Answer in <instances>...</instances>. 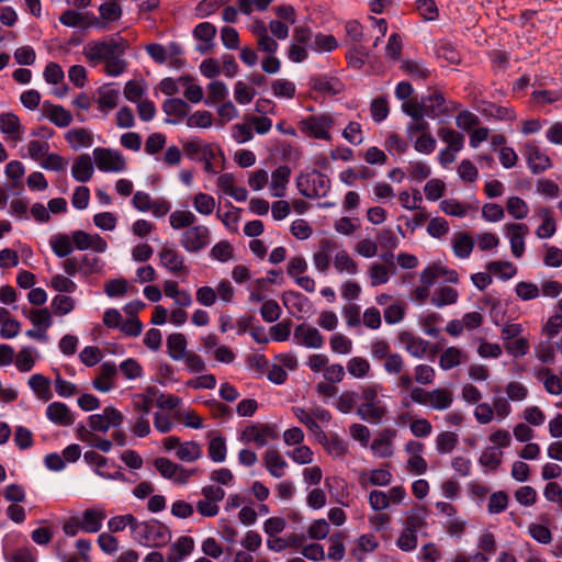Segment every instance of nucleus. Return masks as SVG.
Here are the masks:
<instances>
[{"label": "nucleus", "instance_id": "f257e3e1", "mask_svg": "<svg viewBox=\"0 0 562 562\" xmlns=\"http://www.w3.org/2000/svg\"><path fill=\"white\" fill-rule=\"evenodd\" d=\"M128 47L125 38L115 34L102 41H91L83 47V54L91 63L106 61L115 55H124Z\"/></svg>", "mask_w": 562, "mask_h": 562}, {"label": "nucleus", "instance_id": "f03ea898", "mask_svg": "<svg viewBox=\"0 0 562 562\" xmlns=\"http://www.w3.org/2000/svg\"><path fill=\"white\" fill-rule=\"evenodd\" d=\"M133 539L146 547L160 548L170 541L171 531L157 519L138 521L136 528H134Z\"/></svg>", "mask_w": 562, "mask_h": 562}, {"label": "nucleus", "instance_id": "7ed1b4c3", "mask_svg": "<svg viewBox=\"0 0 562 562\" xmlns=\"http://www.w3.org/2000/svg\"><path fill=\"white\" fill-rule=\"evenodd\" d=\"M378 387V385L363 387L360 396L363 402L356 409V414L362 420L372 424L381 423L387 413L385 404L379 400Z\"/></svg>", "mask_w": 562, "mask_h": 562}, {"label": "nucleus", "instance_id": "20e7f679", "mask_svg": "<svg viewBox=\"0 0 562 562\" xmlns=\"http://www.w3.org/2000/svg\"><path fill=\"white\" fill-rule=\"evenodd\" d=\"M299 192L307 199L323 198L330 189V181L324 173L312 170L302 173L296 179Z\"/></svg>", "mask_w": 562, "mask_h": 562}, {"label": "nucleus", "instance_id": "39448f33", "mask_svg": "<svg viewBox=\"0 0 562 562\" xmlns=\"http://www.w3.org/2000/svg\"><path fill=\"white\" fill-rule=\"evenodd\" d=\"M334 126V117L329 113L308 115L299 122V128L307 137L330 140L329 130Z\"/></svg>", "mask_w": 562, "mask_h": 562}, {"label": "nucleus", "instance_id": "423d86ee", "mask_svg": "<svg viewBox=\"0 0 562 562\" xmlns=\"http://www.w3.org/2000/svg\"><path fill=\"white\" fill-rule=\"evenodd\" d=\"M92 154L97 168L102 172H121L126 169V160L116 149L97 147Z\"/></svg>", "mask_w": 562, "mask_h": 562}, {"label": "nucleus", "instance_id": "0eeeda50", "mask_svg": "<svg viewBox=\"0 0 562 562\" xmlns=\"http://www.w3.org/2000/svg\"><path fill=\"white\" fill-rule=\"evenodd\" d=\"M124 422V415L115 407L108 406L101 414L89 416V426L92 431L106 432L111 427L119 428Z\"/></svg>", "mask_w": 562, "mask_h": 562}, {"label": "nucleus", "instance_id": "6e6552de", "mask_svg": "<svg viewBox=\"0 0 562 562\" xmlns=\"http://www.w3.org/2000/svg\"><path fill=\"white\" fill-rule=\"evenodd\" d=\"M210 243V231L206 226L196 225L188 228L181 235L180 244L189 252H198Z\"/></svg>", "mask_w": 562, "mask_h": 562}, {"label": "nucleus", "instance_id": "1a4fd4ad", "mask_svg": "<svg viewBox=\"0 0 562 562\" xmlns=\"http://www.w3.org/2000/svg\"><path fill=\"white\" fill-rule=\"evenodd\" d=\"M156 470L165 479L173 480L176 483L184 484L189 477L194 474V470H187L182 465L170 461L167 458H156L154 461Z\"/></svg>", "mask_w": 562, "mask_h": 562}, {"label": "nucleus", "instance_id": "9d476101", "mask_svg": "<svg viewBox=\"0 0 562 562\" xmlns=\"http://www.w3.org/2000/svg\"><path fill=\"white\" fill-rule=\"evenodd\" d=\"M524 155L531 173L539 175L552 167L550 157L535 142H528Z\"/></svg>", "mask_w": 562, "mask_h": 562}, {"label": "nucleus", "instance_id": "9b49d317", "mask_svg": "<svg viewBox=\"0 0 562 562\" xmlns=\"http://www.w3.org/2000/svg\"><path fill=\"white\" fill-rule=\"evenodd\" d=\"M293 338L306 348L318 349L324 345V337L319 330L306 324H300L294 328Z\"/></svg>", "mask_w": 562, "mask_h": 562}, {"label": "nucleus", "instance_id": "f8f14e48", "mask_svg": "<svg viewBox=\"0 0 562 562\" xmlns=\"http://www.w3.org/2000/svg\"><path fill=\"white\" fill-rule=\"evenodd\" d=\"M505 229L509 237L512 254L516 258H520L525 251V236L528 234L529 228L526 224L512 223L506 224Z\"/></svg>", "mask_w": 562, "mask_h": 562}, {"label": "nucleus", "instance_id": "ddd939ff", "mask_svg": "<svg viewBox=\"0 0 562 562\" xmlns=\"http://www.w3.org/2000/svg\"><path fill=\"white\" fill-rule=\"evenodd\" d=\"M117 367L112 361H105L100 366L99 375L93 380V387L100 392H110L114 386V378Z\"/></svg>", "mask_w": 562, "mask_h": 562}, {"label": "nucleus", "instance_id": "4468645a", "mask_svg": "<svg viewBox=\"0 0 562 562\" xmlns=\"http://www.w3.org/2000/svg\"><path fill=\"white\" fill-rule=\"evenodd\" d=\"M0 131L7 135L8 139L20 142L23 139L24 128L20 119L12 112L0 114Z\"/></svg>", "mask_w": 562, "mask_h": 562}, {"label": "nucleus", "instance_id": "2eb2a0df", "mask_svg": "<svg viewBox=\"0 0 562 562\" xmlns=\"http://www.w3.org/2000/svg\"><path fill=\"white\" fill-rule=\"evenodd\" d=\"M43 111L45 117H47L57 127H67L72 122L71 112L61 105L45 101L43 103Z\"/></svg>", "mask_w": 562, "mask_h": 562}, {"label": "nucleus", "instance_id": "dca6fc26", "mask_svg": "<svg viewBox=\"0 0 562 562\" xmlns=\"http://www.w3.org/2000/svg\"><path fill=\"white\" fill-rule=\"evenodd\" d=\"M47 418L58 426H70L75 418L68 406L61 402H53L46 408Z\"/></svg>", "mask_w": 562, "mask_h": 562}, {"label": "nucleus", "instance_id": "f3484780", "mask_svg": "<svg viewBox=\"0 0 562 562\" xmlns=\"http://www.w3.org/2000/svg\"><path fill=\"white\" fill-rule=\"evenodd\" d=\"M398 339L405 345V350L415 358H424L429 342L420 337L413 335L409 331H402L398 335Z\"/></svg>", "mask_w": 562, "mask_h": 562}, {"label": "nucleus", "instance_id": "a211bd4d", "mask_svg": "<svg viewBox=\"0 0 562 562\" xmlns=\"http://www.w3.org/2000/svg\"><path fill=\"white\" fill-rule=\"evenodd\" d=\"M159 259L161 265L167 268L169 271L177 273L180 271H187V267L184 266V259L181 254L177 250L164 246L159 251Z\"/></svg>", "mask_w": 562, "mask_h": 562}, {"label": "nucleus", "instance_id": "6ab92c4d", "mask_svg": "<svg viewBox=\"0 0 562 562\" xmlns=\"http://www.w3.org/2000/svg\"><path fill=\"white\" fill-rule=\"evenodd\" d=\"M93 171V162L88 154L78 156L71 167V175L79 182H88L92 178Z\"/></svg>", "mask_w": 562, "mask_h": 562}, {"label": "nucleus", "instance_id": "aec40b11", "mask_svg": "<svg viewBox=\"0 0 562 562\" xmlns=\"http://www.w3.org/2000/svg\"><path fill=\"white\" fill-rule=\"evenodd\" d=\"M477 110L487 117H494L496 120H508L513 121L516 119L515 111L512 108L496 105L490 101H481L477 105Z\"/></svg>", "mask_w": 562, "mask_h": 562}, {"label": "nucleus", "instance_id": "412c9836", "mask_svg": "<svg viewBox=\"0 0 562 562\" xmlns=\"http://www.w3.org/2000/svg\"><path fill=\"white\" fill-rule=\"evenodd\" d=\"M65 139L74 150L90 147L93 144V135L85 127L71 128L65 134Z\"/></svg>", "mask_w": 562, "mask_h": 562}, {"label": "nucleus", "instance_id": "4be33fe9", "mask_svg": "<svg viewBox=\"0 0 562 562\" xmlns=\"http://www.w3.org/2000/svg\"><path fill=\"white\" fill-rule=\"evenodd\" d=\"M263 464L270 475L277 479L284 474V469L288 467L286 461L282 458L280 452L274 449L266 451L263 456Z\"/></svg>", "mask_w": 562, "mask_h": 562}, {"label": "nucleus", "instance_id": "5701e85b", "mask_svg": "<svg viewBox=\"0 0 562 562\" xmlns=\"http://www.w3.org/2000/svg\"><path fill=\"white\" fill-rule=\"evenodd\" d=\"M396 436V431L391 428L383 429L379 437L371 443V449L382 458L392 456V440Z\"/></svg>", "mask_w": 562, "mask_h": 562}, {"label": "nucleus", "instance_id": "b1692460", "mask_svg": "<svg viewBox=\"0 0 562 562\" xmlns=\"http://www.w3.org/2000/svg\"><path fill=\"white\" fill-rule=\"evenodd\" d=\"M336 248L337 244L331 239H323L321 241L319 250L313 256L314 265L318 271L325 272L328 270L331 252Z\"/></svg>", "mask_w": 562, "mask_h": 562}, {"label": "nucleus", "instance_id": "393cba45", "mask_svg": "<svg viewBox=\"0 0 562 562\" xmlns=\"http://www.w3.org/2000/svg\"><path fill=\"white\" fill-rule=\"evenodd\" d=\"M291 170L289 166H279L271 175V190L273 195L282 198L285 194L286 184L290 180Z\"/></svg>", "mask_w": 562, "mask_h": 562}, {"label": "nucleus", "instance_id": "a878e982", "mask_svg": "<svg viewBox=\"0 0 562 562\" xmlns=\"http://www.w3.org/2000/svg\"><path fill=\"white\" fill-rule=\"evenodd\" d=\"M162 111L168 116H171V115L176 116L178 120H170V119L166 120L167 123L176 124L180 120H182L184 116H187L188 111H189V105L186 101H183L182 99H179V98L167 99L162 103Z\"/></svg>", "mask_w": 562, "mask_h": 562}, {"label": "nucleus", "instance_id": "bb28decb", "mask_svg": "<svg viewBox=\"0 0 562 562\" xmlns=\"http://www.w3.org/2000/svg\"><path fill=\"white\" fill-rule=\"evenodd\" d=\"M187 338L181 333H173L167 338V352L173 360H182L187 355Z\"/></svg>", "mask_w": 562, "mask_h": 562}, {"label": "nucleus", "instance_id": "cd10ccee", "mask_svg": "<svg viewBox=\"0 0 562 562\" xmlns=\"http://www.w3.org/2000/svg\"><path fill=\"white\" fill-rule=\"evenodd\" d=\"M423 102H426V113L430 119H436L447 113L445 97L438 91H434L432 93L424 97Z\"/></svg>", "mask_w": 562, "mask_h": 562}, {"label": "nucleus", "instance_id": "c85d7f7f", "mask_svg": "<svg viewBox=\"0 0 562 562\" xmlns=\"http://www.w3.org/2000/svg\"><path fill=\"white\" fill-rule=\"evenodd\" d=\"M29 385L40 400L47 402L52 398L50 380L43 374H33L29 379Z\"/></svg>", "mask_w": 562, "mask_h": 562}, {"label": "nucleus", "instance_id": "c756f323", "mask_svg": "<svg viewBox=\"0 0 562 562\" xmlns=\"http://www.w3.org/2000/svg\"><path fill=\"white\" fill-rule=\"evenodd\" d=\"M318 442L333 457H342L348 452V443L338 435L327 436L324 432V438H318Z\"/></svg>", "mask_w": 562, "mask_h": 562}, {"label": "nucleus", "instance_id": "7c9ffc66", "mask_svg": "<svg viewBox=\"0 0 562 562\" xmlns=\"http://www.w3.org/2000/svg\"><path fill=\"white\" fill-rule=\"evenodd\" d=\"M369 54V49H367L363 45L349 44V48L346 52V59L350 67L360 70L366 65Z\"/></svg>", "mask_w": 562, "mask_h": 562}, {"label": "nucleus", "instance_id": "2f4dec72", "mask_svg": "<svg viewBox=\"0 0 562 562\" xmlns=\"http://www.w3.org/2000/svg\"><path fill=\"white\" fill-rule=\"evenodd\" d=\"M49 245L52 247L53 252L58 258H66L74 250L72 240L66 234H56L52 236L49 239Z\"/></svg>", "mask_w": 562, "mask_h": 562}, {"label": "nucleus", "instance_id": "473e14b6", "mask_svg": "<svg viewBox=\"0 0 562 562\" xmlns=\"http://www.w3.org/2000/svg\"><path fill=\"white\" fill-rule=\"evenodd\" d=\"M429 401L428 406L437 411H443L451 406L453 394L448 389H435L430 391Z\"/></svg>", "mask_w": 562, "mask_h": 562}, {"label": "nucleus", "instance_id": "72a5a7b5", "mask_svg": "<svg viewBox=\"0 0 562 562\" xmlns=\"http://www.w3.org/2000/svg\"><path fill=\"white\" fill-rule=\"evenodd\" d=\"M539 216L542 217L541 225L537 228L536 235L539 238H550L555 233V222L553 211L549 207H542L539 211Z\"/></svg>", "mask_w": 562, "mask_h": 562}, {"label": "nucleus", "instance_id": "f704fd0d", "mask_svg": "<svg viewBox=\"0 0 562 562\" xmlns=\"http://www.w3.org/2000/svg\"><path fill=\"white\" fill-rule=\"evenodd\" d=\"M453 252L459 258H468L474 247L473 238L467 233H457L453 239Z\"/></svg>", "mask_w": 562, "mask_h": 562}, {"label": "nucleus", "instance_id": "c9c22d12", "mask_svg": "<svg viewBox=\"0 0 562 562\" xmlns=\"http://www.w3.org/2000/svg\"><path fill=\"white\" fill-rule=\"evenodd\" d=\"M459 443V437L452 431H442L436 437V450L439 454L451 453Z\"/></svg>", "mask_w": 562, "mask_h": 562}, {"label": "nucleus", "instance_id": "e433bc0d", "mask_svg": "<svg viewBox=\"0 0 562 562\" xmlns=\"http://www.w3.org/2000/svg\"><path fill=\"white\" fill-rule=\"evenodd\" d=\"M292 412L294 416L299 419L301 424L306 426L310 431H312L316 438H324V430L322 427L317 424L314 416L310 413H307L302 407H292Z\"/></svg>", "mask_w": 562, "mask_h": 562}, {"label": "nucleus", "instance_id": "4c0bfd02", "mask_svg": "<svg viewBox=\"0 0 562 562\" xmlns=\"http://www.w3.org/2000/svg\"><path fill=\"white\" fill-rule=\"evenodd\" d=\"M426 508L425 506H416L405 518L404 529L412 532H417L423 526L426 525Z\"/></svg>", "mask_w": 562, "mask_h": 562}, {"label": "nucleus", "instance_id": "58836bf2", "mask_svg": "<svg viewBox=\"0 0 562 562\" xmlns=\"http://www.w3.org/2000/svg\"><path fill=\"white\" fill-rule=\"evenodd\" d=\"M311 88L315 91L337 94L340 92V82L326 76H317L311 79Z\"/></svg>", "mask_w": 562, "mask_h": 562}, {"label": "nucleus", "instance_id": "ea45409f", "mask_svg": "<svg viewBox=\"0 0 562 562\" xmlns=\"http://www.w3.org/2000/svg\"><path fill=\"white\" fill-rule=\"evenodd\" d=\"M438 136L448 144L447 148H451L453 151H460L463 148L464 136L452 128L440 127Z\"/></svg>", "mask_w": 562, "mask_h": 562}, {"label": "nucleus", "instance_id": "a19ab883", "mask_svg": "<svg viewBox=\"0 0 562 562\" xmlns=\"http://www.w3.org/2000/svg\"><path fill=\"white\" fill-rule=\"evenodd\" d=\"M137 522L138 520L132 514L119 515L110 518L108 527L110 532H119L130 527L132 537H134V528H136Z\"/></svg>", "mask_w": 562, "mask_h": 562}, {"label": "nucleus", "instance_id": "79ce46f5", "mask_svg": "<svg viewBox=\"0 0 562 562\" xmlns=\"http://www.w3.org/2000/svg\"><path fill=\"white\" fill-rule=\"evenodd\" d=\"M176 454L181 461L193 462L201 458L202 450L198 442L187 441L178 447Z\"/></svg>", "mask_w": 562, "mask_h": 562}, {"label": "nucleus", "instance_id": "37998d69", "mask_svg": "<svg viewBox=\"0 0 562 562\" xmlns=\"http://www.w3.org/2000/svg\"><path fill=\"white\" fill-rule=\"evenodd\" d=\"M103 518L102 513L88 509L82 515L81 529L86 532H98L101 529Z\"/></svg>", "mask_w": 562, "mask_h": 562}, {"label": "nucleus", "instance_id": "c03bdc74", "mask_svg": "<svg viewBox=\"0 0 562 562\" xmlns=\"http://www.w3.org/2000/svg\"><path fill=\"white\" fill-rule=\"evenodd\" d=\"M458 291L451 286H442L431 297V304L437 307H442L457 302Z\"/></svg>", "mask_w": 562, "mask_h": 562}, {"label": "nucleus", "instance_id": "a18cd8bd", "mask_svg": "<svg viewBox=\"0 0 562 562\" xmlns=\"http://www.w3.org/2000/svg\"><path fill=\"white\" fill-rule=\"evenodd\" d=\"M334 266L339 273L348 272L350 274H356L358 272L357 262L346 250H340L335 255Z\"/></svg>", "mask_w": 562, "mask_h": 562}, {"label": "nucleus", "instance_id": "49530a36", "mask_svg": "<svg viewBox=\"0 0 562 562\" xmlns=\"http://www.w3.org/2000/svg\"><path fill=\"white\" fill-rule=\"evenodd\" d=\"M196 217L190 211H175L170 214L169 223L173 229L190 228Z\"/></svg>", "mask_w": 562, "mask_h": 562}, {"label": "nucleus", "instance_id": "de8ad7c7", "mask_svg": "<svg viewBox=\"0 0 562 562\" xmlns=\"http://www.w3.org/2000/svg\"><path fill=\"white\" fill-rule=\"evenodd\" d=\"M370 362L363 357H353L347 363V370L356 379H363L370 372Z\"/></svg>", "mask_w": 562, "mask_h": 562}, {"label": "nucleus", "instance_id": "09e8293b", "mask_svg": "<svg viewBox=\"0 0 562 562\" xmlns=\"http://www.w3.org/2000/svg\"><path fill=\"white\" fill-rule=\"evenodd\" d=\"M24 315L29 317L32 324L36 327H42L47 330L52 326V315L47 308L24 311Z\"/></svg>", "mask_w": 562, "mask_h": 562}, {"label": "nucleus", "instance_id": "8fccbe9b", "mask_svg": "<svg viewBox=\"0 0 562 562\" xmlns=\"http://www.w3.org/2000/svg\"><path fill=\"white\" fill-rule=\"evenodd\" d=\"M360 395L356 391H344L337 398L335 406L340 413L348 414L356 407Z\"/></svg>", "mask_w": 562, "mask_h": 562}, {"label": "nucleus", "instance_id": "3c124183", "mask_svg": "<svg viewBox=\"0 0 562 562\" xmlns=\"http://www.w3.org/2000/svg\"><path fill=\"white\" fill-rule=\"evenodd\" d=\"M487 269L502 280H509L517 273V268L509 261H491Z\"/></svg>", "mask_w": 562, "mask_h": 562}, {"label": "nucleus", "instance_id": "603ef678", "mask_svg": "<svg viewBox=\"0 0 562 562\" xmlns=\"http://www.w3.org/2000/svg\"><path fill=\"white\" fill-rule=\"evenodd\" d=\"M119 91L109 87L99 89V108L100 110H113L117 105Z\"/></svg>", "mask_w": 562, "mask_h": 562}, {"label": "nucleus", "instance_id": "864d4df0", "mask_svg": "<svg viewBox=\"0 0 562 562\" xmlns=\"http://www.w3.org/2000/svg\"><path fill=\"white\" fill-rule=\"evenodd\" d=\"M506 210L515 220L527 217L529 207L527 203L519 196H510L506 203Z\"/></svg>", "mask_w": 562, "mask_h": 562}, {"label": "nucleus", "instance_id": "5fc2aeb1", "mask_svg": "<svg viewBox=\"0 0 562 562\" xmlns=\"http://www.w3.org/2000/svg\"><path fill=\"white\" fill-rule=\"evenodd\" d=\"M226 443L223 437H215L210 440L207 454L210 459L214 462H223L226 459Z\"/></svg>", "mask_w": 562, "mask_h": 562}, {"label": "nucleus", "instance_id": "6e6d98bb", "mask_svg": "<svg viewBox=\"0 0 562 562\" xmlns=\"http://www.w3.org/2000/svg\"><path fill=\"white\" fill-rule=\"evenodd\" d=\"M401 69L415 80L426 79L430 75L427 68L412 59L402 60Z\"/></svg>", "mask_w": 562, "mask_h": 562}, {"label": "nucleus", "instance_id": "4d7b16f0", "mask_svg": "<svg viewBox=\"0 0 562 562\" xmlns=\"http://www.w3.org/2000/svg\"><path fill=\"white\" fill-rule=\"evenodd\" d=\"M338 46L337 40L331 34H322L318 33L314 37V42L311 44V48L322 53V52H331L336 49Z\"/></svg>", "mask_w": 562, "mask_h": 562}, {"label": "nucleus", "instance_id": "13d9d810", "mask_svg": "<svg viewBox=\"0 0 562 562\" xmlns=\"http://www.w3.org/2000/svg\"><path fill=\"white\" fill-rule=\"evenodd\" d=\"M461 363V350L448 347L440 356L439 366L442 370H450Z\"/></svg>", "mask_w": 562, "mask_h": 562}, {"label": "nucleus", "instance_id": "bf43d9fd", "mask_svg": "<svg viewBox=\"0 0 562 562\" xmlns=\"http://www.w3.org/2000/svg\"><path fill=\"white\" fill-rule=\"evenodd\" d=\"M240 438L246 442H255L257 447H265L268 442L265 434L261 431V426L255 424L247 426L243 430Z\"/></svg>", "mask_w": 562, "mask_h": 562}, {"label": "nucleus", "instance_id": "052dcab7", "mask_svg": "<svg viewBox=\"0 0 562 562\" xmlns=\"http://www.w3.org/2000/svg\"><path fill=\"white\" fill-rule=\"evenodd\" d=\"M502 457L503 452L498 451L496 447H488L482 452L479 462L483 467L496 470L502 462Z\"/></svg>", "mask_w": 562, "mask_h": 562}, {"label": "nucleus", "instance_id": "680f3d73", "mask_svg": "<svg viewBox=\"0 0 562 562\" xmlns=\"http://www.w3.org/2000/svg\"><path fill=\"white\" fill-rule=\"evenodd\" d=\"M370 112L372 120L374 122L381 123L382 121H384L390 113V108L386 99L383 97L373 99L370 104Z\"/></svg>", "mask_w": 562, "mask_h": 562}, {"label": "nucleus", "instance_id": "e2e57ef3", "mask_svg": "<svg viewBox=\"0 0 562 562\" xmlns=\"http://www.w3.org/2000/svg\"><path fill=\"white\" fill-rule=\"evenodd\" d=\"M193 206L200 214L210 215L215 209V200L212 195L200 192L193 199Z\"/></svg>", "mask_w": 562, "mask_h": 562}, {"label": "nucleus", "instance_id": "0e129e2a", "mask_svg": "<svg viewBox=\"0 0 562 562\" xmlns=\"http://www.w3.org/2000/svg\"><path fill=\"white\" fill-rule=\"evenodd\" d=\"M59 22L68 27H80L85 30L86 14L69 9L59 15Z\"/></svg>", "mask_w": 562, "mask_h": 562}, {"label": "nucleus", "instance_id": "69168bd1", "mask_svg": "<svg viewBox=\"0 0 562 562\" xmlns=\"http://www.w3.org/2000/svg\"><path fill=\"white\" fill-rule=\"evenodd\" d=\"M81 276L88 278L102 270V263L99 257L83 255L80 257Z\"/></svg>", "mask_w": 562, "mask_h": 562}, {"label": "nucleus", "instance_id": "338daca9", "mask_svg": "<svg viewBox=\"0 0 562 562\" xmlns=\"http://www.w3.org/2000/svg\"><path fill=\"white\" fill-rule=\"evenodd\" d=\"M440 209L447 214L451 216L463 217L468 213L470 209L469 205L462 204L456 199H446L440 202Z\"/></svg>", "mask_w": 562, "mask_h": 562}, {"label": "nucleus", "instance_id": "774afa93", "mask_svg": "<svg viewBox=\"0 0 562 562\" xmlns=\"http://www.w3.org/2000/svg\"><path fill=\"white\" fill-rule=\"evenodd\" d=\"M100 16L106 22H113L122 16V8L115 0H110L99 7Z\"/></svg>", "mask_w": 562, "mask_h": 562}]
</instances>
